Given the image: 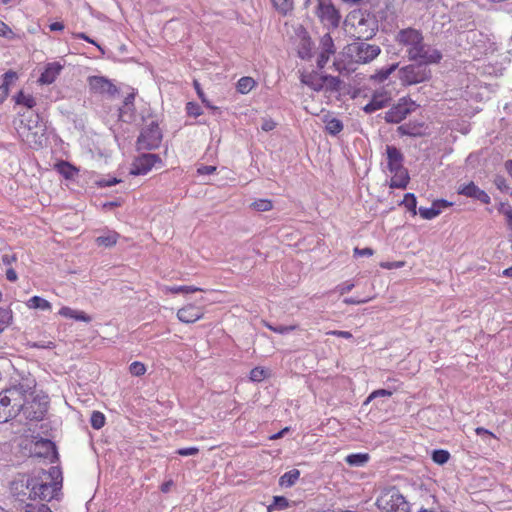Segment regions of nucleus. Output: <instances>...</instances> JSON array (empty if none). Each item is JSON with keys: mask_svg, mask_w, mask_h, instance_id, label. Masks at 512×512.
I'll return each mask as SVG.
<instances>
[{"mask_svg": "<svg viewBox=\"0 0 512 512\" xmlns=\"http://www.w3.org/2000/svg\"><path fill=\"white\" fill-rule=\"evenodd\" d=\"M395 41L405 49L409 61L425 59L428 63H440L443 58L439 49L425 43L423 32L420 29L402 28L396 33Z\"/></svg>", "mask_w": 512, "mask_h": 512, "instance_id": "nucleus-1", "label": "nucleus"}, {"mask_svg": "<svg viewBox=\"0 0 512 512\" xmlns=\"http://www.w3.org/2000/svg\"><path fill=\"white\" fill-rule=\"evenodd\" d=\"M58 476H60L59 469L52 466L49 471L40 469L28 477L26 479V488L29 491V498L41 501L52 500L62 485V479L56 481Z\"/></svg>", "mask_w": 512, "mask_h": 512, "instance_id": "nucleus-2", "label": "nucleus"}, {"mask_svg": "<svg viewBox=\"0 0 512 512\" xmlns=\"http://www.w3.org/2000/svg\"><path fill=\"white\" fill-rule=\"evenodd\" d=\"M344 27L355 40H369L378 31V20L373 13L367 10L355 9L346 16Z\"/></svg>", "mask_w": 512, "mask_h": 512, "instance_id": "nucleus-3", "label": "nucleus"}, {"mask_svg": "<svg viewBox=\"0 0 512 512\" xmlns=\"http://www.w3.org/2000/svg\"><path fill=\"white\" fill-rule=\"evenodd\" d=\"M411 62L398 70L399 80L404 86L416 85L431 79L432 71L429 65H435L436 63H428L425 59Z\"/></svg>", "mask_w": 512, "mask_h": 512, "instance_id": "nucleus-4", "label": "nucleus"}, {"mask_svg": "<svg viewBox=\"0 0 512 512\" xmlns=\"http://www.w3.org/2000/svg\"><path fill=\"white\" fill-rule=\"evenodd\" d=\"M34 393V384L26 381L5 389L0 395L4 402L11 407V411H15V416H17L24 408L29 397L33 396Z\"/></svg>", "mask_w": 512, "mask_h": 512, "instance_id": "nucleus-5", "label": "nucleus"}, {"mask_svg": "<svg viewBox=\"0 0 512 512\" xmlns=\"http://www.w3.org/2000/svg\"><path fill=\"white\" fill-rule=\"evenodd\" d=\"M377 507L384 512H410V503L396 487L383 491L376 500Z\"/></svg>", "mask_w": 512, "mask_h": 512, "instance_id": "nucleus-6", "label": "nucleus"}, {"mask_svg": "<svg viewBox=\"0 0 512 512\" xmlns=\"http://www.w3.org/2000/svg\"><path fill=\"white\" fill-rule=\"evenodd\" d=\"M367 40H355L347 45L346 54L356 63L366 64L373 61L381 53L380 46L370 44Z\"/></svg>", "mask_w": 512, "mask_h": 512, "instance_id": "nucleus-7", "label": "nucleus"}, {"mask_svg": "<svg viewBox=\"0 0 512 512\" xmlns=\"http://www.w3.org/2000/svg\"><path fill=\"white\" fill-rule=\"evenodd\" d=\"M162 132L157 122L152 121L148 126L144 127L137 139L139 150L157 149L162 142Z\"/></svg>", "mask_w": 512, "mask_h": 512, "instance_id": "nucleus-8", "label": "nucleus"}, {"mask_svg": "<svg viewBox=\"0 0 512 512\" xmlns=\"http://www.w3.org/2000/svg\"><path fill=\"white\" fill-rule=\"evenodd\" d=\"M48 405L49 401L46 395L33 394L32 399H28L21 412L28 420L41 421L47 413Z\"/></svg>", "mask_w": 512, "mask_h": 512, "instance_id": "nucleus-9", "label": "nucleus"}, {"mask_svg": "<svg viewBox=\"0 0 512 512\" xmlns=\"http://www.w3.org/2000/svg\"><path fill=\"white\" fill-rule=\"evenodd\" d=\"M316 14L326 27L337 28L340 24V12L331 0H318Z\"/></svg>", "mask_w": 512, "mask_h": 512, "instance_id": "nucleus-10", "label": "nucleus"}, {"mask_svg": "<svg viewBox=\"0 0 512 512\" xmlns=\"http://www.w3.org/2000/svg\"><path fill=\"white\" fill-rule=\"evenodd\" d=\"M416 107L417 105L414 101L403 97L385 113L384 119L387 123L398 124L414 111Z\"/></svg>", "mask_w": 512, "mask_h": 512, "instance_id": "nucleus-11", "label": "nucleus"}, {"mask_svg": "<svg viewBox=\"0 0 512 512\" xmlns=\"http://www.w3.org/2000/svg\"><path fill=\"white\" fill-rule=\"evenodd\" d=\"M39 115L36 114L34 119H29L27 124H24V121H21V124L24 126L19 130L20 136L25 140L30 147H38L42 145L41 137L43 134L39 136V130L42 131L41 127L38 126L39 123Z\"/></svg>", "mask_w": 512, "mask_h": 512, "instance_id": "nucleus-12", "label": "nucleus"}, {"mask_svg": "<svg viewBox=\"0 0 512 512\" xmlns=\"http://www.w3.org/2000/svg\"><path fill=\"white\" fill-rule=\"evenodd\" d=\"M162 160L159 155L152 153H144L132 163L130 170L131 175H146L156 164H161Z\"/></svg>", "mask_w": 512, "mask_h": 512, "instance_id": "nucleus-13", "label": "nucleus"}, {"mask_svg": "<svg viewBox=\"0 0 512 512\" xmlns=\"http://www.w3.org/2000/svg\"><path fill=\"white\" fill-rule=\"evenodd\" d=\"M88 83L91 91L94 93L107 95L109 97H115L119 93L118 88L109 79L103 76H90Z\"/></svg>", "mask_w": 512, "mask_h": 512, "instance_id": "nucleus-14", "label": "nucleus"}, {"mask_svg": "<svg viewBox=\"0 0 512 512\" xmlns=\"http://www.w3.org/2000/svg\"><path fill=\"white\" fill-rule=\"evenodd\" d=\"M319 55L317 57V67L323 69L330 57L335 54L336 47L330 33H325L319 41Z\"/></svg>", "mask_w": 512, "mask_h": 512, "instance_id": "nucleus-15", "label": "nucleus"}, {"mask_svg": "<svg viewBox=\"0 0 512 512\" xmlns=\"http://www.w3.org/2000/svg\"><path fill=\"white\" fill-rule=\"evenodd\" d=\"M458 194L478 200L483 204H489L491 201L490 196L484 190L480 189L473 181L461 185L458 188Z\"/></svg>", "mask_w": 512, "mask_h": 512, "instance_id": "nucleus-16", "label": "nucleus"}, {"mask_svg": "<svg viewBox=\"0 0 512 512\" xmlns=\"http://www.w3.org/2000/svg\"><path fill=\"white\" fill-rule=\"evenodd\" d=\"M387 167L391 173L398 174L403 169V154L397 147L393 145L386 146Z\"/></svg>", "mask_w": 512, "mask_h": 512, "instance_id": "nucleus-17", "label": "nucleus"}, {"mask_svg": "<svg viewBox=\"0 0 512 512\" xmlns=\"http://www.w3.org/2000/svg\"><path fill=\"white\" fill-rule=\"evenodd\" d=\"M299 42L297 44L298 56L303 60H309L313 56V42L308 32L302 29L298 33Z\"/></svg>", "mask_w": 512, "mask_h": 512, "instance_id": "nucleus-18", "label": "nucleus"}, {"mask_svg": "<svg viewBox=\"0 0 512 512\" xmlns=\"http://www.w3.org/2000/svg\"><path fill=\"white\" fill-rule=\"evenodd\" d=\"M136 93L130 92L125 96L122 106L119 108V119L123 122L130 123L135 118V101Z\"/></svg>", "mask_w": 512, "mask_h": 512, "instance_id": "nucleus-19", "label": "nucleus"}, {"mask_svg": "<svg viewBox=\"0 0 512 512\" xmlns=\"http://www.w3.org/2000/svg\"><path fill=\"white\" fill-rule=\"evenodd\" d=\"M203 315L202 309L193 304L186 305L177 312V318L183 323H194Z\"/></svg>", "mask_w": 512, "mask_h": 512, "instance_id": "nucleus-20", "label": "nucleus"}, {"mask_svg": "<svg viewBox=\"0 0 512 512\" xmlns=\"http://www.w3.org/2000/svg\"><path fill=\"white\" fill-rule=\"evenodd\" d=\"M62 69L63 66L58 62L48 63L45 66L44 71L41 73L38 81L41 84H52L56 80Z\"/></svg>", "mask_w": 512, "mask_h": 512, "instance_id": "nucleus-21", "label": "nucleus"}, {"mask_svg": "<svg viewBox=\"0 0 512 512\" xmlns=\"http://www.w3.org/2000/svg\"><path fill=\"white\" fill-rule=\"evenodd\" d=\"M389 98L386 94H373L371 100L363 107V111L367 114H371L377 110H380L387 106Z\"/></svg>", "mask_w": 512, "mask_h": 512, "instance_id": "nucleus-22", "label": "nucleus"}, {"mask_svg": "<svg viewBox=\"0 0 512 512\" xmlns=\"http://www.w3.org/2000/svg\"><path fill=\"white\" fill-rule=\"evenodd\" d=\"M300 79L304 85L316 92L323 90V75H319L317 72L302 74Z\"/></svg>", "mask_w": 512, "mask_h": 512, "instance_id": "nucleus-23", "label": "nucleus"}, {"mask_svg": "<svg viewBox=\"0 0 512 512\" xmlns=\"http://www.w3.org/2000/svg\"><path fill=\"white\" fill-rule=\"evenodd\" d=\"M120 234L116 231L107 230L102 235L96 237L95 243L99 247L111 248L116 245Z\"/></svg>", "mask_w": 512, "mask_h": 512, "instance_id": "nucleus-24", "label": "nucleus"}, {"mask_svg": "<svg viewBox=\"0 0 512 512\" xmlns=\"http://www.w3.org/2000/svg\"><path fill=\"white\" fill-rule=\"evenodd\" d=\"M423 125L418 123H404L397 128V132L402 136L421 137Z\"/></svg>", "mask_w": 512, "mask_h": 512, "instance_id": "nucleus-25", "label": "nucleus"}, {"mask_svg": "<svg viewBox=\"0 0 512 512\" xmlns=\"http://www.w3.org/2000/svg\"><path fill=\"white\" fill-rule=\"evenodd\" d=\"M399 64L392 63L390 65L384 66L377 70L373 75H371V79L377 83H383L385 80L389 78V76L397 70Z\"/></svg>", "mask_w": 512, "mask_h": 512, "instance_id": "nucleus-26", "label": "nucleus"}, {"mask_svg": "<svg viewBox=\"0 0 512 512\" xmlns=\"http://www.w3.org/2000/svg\"><path fill=\"white\" fill-rule=\"evenodd\" d=\"M56 170L65 178V179H72L74 178L79 170L70 164L67 161H60L56 165Z\"/></svg>", "mask_w": 512, "mask_h": 512, "instance_id": "nucleus-27", "label": "nucleus"}, {"mask_svg": "<svg viewBox=\"0 0 512 512\" xmlns=\"http://www.w3.org/2000/svg\"><path fill=\"white\" fill-rule=\"evenodd\" d=\"M26 306L29 309H39L43 311H49L52 309V305L49 301L46 299L40 297V296H32L27 302Z\"/></svg>", "mask_w": 512, "mask_h": 512, "instance_id": "nucleus-28", "label": "nucleus"}, {"mask_svg": "<svg viewBox=\"0 0 512 512\" xmlns=\"http://www.w3.org/2000/svg\"><path fill=\"white\" fill-rule=\"evenodd\" d=\"M368 453H352L345 457V462L352 467H362L369 461Z\"/></svg>", "mask_w": 512, "mask_h": 512, "instance_id": "nucleus-29", "label": "nucleus"}, {"mask_svg": "<svg viewBox=\"0 0 512 512\" xmlns=\"http://www.w3.org/2000/svg\"><path fill=\"white\" fill-rule=\"evenodd\" d=\"M341 80L337 76L323 75V90L327 92H338L341 88Z\"/></svg>", "mask_w": 512, "mask_h": 512, "instance_id": "nucleus-30", "label": "nucleus"}, {"mask_svg": "<svg viewBox=\"0 0 512 512\" xmlns=\"http://www.w3.org/2000/svg\"><path fill=\"white\" fill-rule=\"evenodd\" d=\"M13 99L17 105H22L27 109H33L36 106V99L31 94H27L22 90Z\"/></svg>", "mask_w": 512, "mask_h": 512, "instance_id": "nucleus-31", "label": "nucleus"}, {"mask_svg": "<svg viewBox=\"0 0 512 512\" xmlns=\"http://www.w3.org/2000/svg\"><path fill=\"white\" fill-rule=\"evenodd\" d=\"M300 477V471L297 469H291L285 472L279 479V485L281 487H291Z\"/></svg>", "mask_w": 512, "mask_h": 512, "instance_id": "nucleus-32", "label": "nucleus"}, {"mask_svg": "<svg viewBox=\"0 0 512 512\" xmlns=\"http://www.w3.org/2000/svg\"><path fill=\"white\" fill-rule=\"evenodd\" d=\"M255 84L256 82L254 81L253 78L244 76L238 80L236 89L241 94H247L253 89Z\"/></svg>", "mask_w": 512, "mask_h": 512, "instance_id": "nucleus-33", "label": "nucleus"}, {"mask_svg": "<svg viewBox=\"0 0 512 512\" xmlns=\"http://www.w3.org/2000/svg\"><path fill=\"white\" fill-rule=\"evenodd\" d=\"M400 205H403L413 216L417 214V199L413 193H406Z\"/></svg>", "mask_w": 512, "mask_h": 512, "instance_id": "nucleus-34", "label": "nucleus"}, {"mask_svg": "<svg viewBox=\"0 0 512 512\" xmlns=\"http://www.w3.org/2000/svg\"><path fill=\"white\" fill-rule=\"evenodd\" d=\"M15 417V411H11V407L4 402L0 395V423H5Z\"/></svg>", "mask_w": 512, "mask_h": 512, "instance_id": "nucleus-35", "label": "nucleus"}, {"mask_svg": "<svg viewBox=\"0 0 512 512\" xmlns=\"http://www.w3.org/2000/svg\"><path fill=\"white\" fill-rule=\"evenodd\" d=\"M12 319V310L0 307V333H2L11 324Z\"/></svg>", "mask_w": 512, "mask_h": 512, "instance_id": "nucleus-36", "label": "nucleus"}, {"mask_svg": "<svg viewBox=\"0 0 512 512\" xmlns=\"http://www.w3.org/2000/svg\"><path fill=\"white\" fill-rule=\"evenodd\" d=\"M409 183V175L406 170L400 175L392 178L390 187L397 189H405Z\"/></svg>", "mask_w": 512, "mask_h": 512, "instance_id": "nucleus-37", "label": "nucleus"}, {"mask_svg": "<svg viewBox=\"0 0 512 512\" xmlns=\"http://www.w3.org/2000/svg\"><path fill=\"white\" fill-rule=\"evenodd\" d=\"M343 123L337 118H331L326 121V130L330 135L336 136L343 130Z\"/></svg>", "mask_w": 512, "mask_h": 512, "instance_id": "nucleus-38", "label": "nucleus"}, {"mask_svg": "<svg viewBox=\"0 0 512 512\" xmlns=\"http://www.w3.org/2000/svg\"><path fill=\"white\" fill-rule=\"evenodd\" d=\"M434 463L444 465L450 459V453L444 449H435L431 454Z\"/></svg>", "mask_w": 512, "mask_h": 512, "instance_id": "nucleus-39", "label": "nucleus"}, {"mask_svg": "<svg viewBox=\"0 0 512 512\" xmlns=\"http://www.w3.org/2000/svg\"><path fill=\"white\" fill-rule=\"evenodd\" d=\"M273 6L281 14H287L293 8V0H271Z\"/></svg>", "mask_w": 512, "mask_h": 512, "instance_id": "nucleus-40", "label": "nucleus"}, {"mask_svg": "<svg viewBox=\"0 0 512 512\" xmlns=\"http://www.w3.org/2000/svg\"><path fill=\"white\" fill-rule=\"evenodd\" d=\"M105 415L100 411H93L90 417L92 428L99 430L105 425Z\"/></svg>", "mask_w": 512, "mask_h": 512, "instance_id": "nucleus-41", "label": "nucleus"}, {"mask_svg": "<svg viewBox=\"0 0 512 512\" xmlns=\"http://www.w3.org/2000/svg\"><path fill=\"white\" fill-rule=\"evenodd\" d=\"M36 446L44 449L46 456H48L49 453H57L55 443L49 439H40L36 442Z\"/></svg>", "mask_w": 512, "mask_h": 512, "instance_id": "nucleus-42", "label": "nucleus"}, {"mask_svg": "<svg viewBox=\"0 0 512 512\" xmlns=\"http://www.w3.org/2000/svg\"><path fill=\"white\" fill-rule=\"evenodd\" d=\"M268 375V371L262 367H255L250 372V380L253 382H261Z\"/></svg>", "mask_w": 512, "mask_h": 512, "instance_id": "nucleus-43", "label": "nucleus"}, {"mask_svg": "<svg viewBox=\"0 0 512 512\" xmlns=\"http://www.w3.org/2000/svg\"><path fill=\"white\" fill-rule=\"evenodd\" d=\"M252 207L256 211L265 212L273 208L272 202L268 199H259L252 203Z\"/></svg>", "mask_w": 512, "mask_h": 512, "instance_id": "nucleus-44", "label": "nucleus"}, {"mask_svg": "<svg viewBox=\"0 0 512 512\" xmlns=\"http://www.w3.org/2000/svg\"><path fill=\"white\" fill-rule=\"evenodd\" d=\"M129 372L133 375V376H142L145 374L146 372V367L145 365L142 363V362H139V361H134L130 364L129 366Z\"/></svg>", "mask_w": 512, "mask_h": 512, "instance_id": "nucleus-45", "label": "nucleus"}, {"mask_svg": "<svg viewBox=\"0 0 512 512\" xmlns=\"http://www.w3.org/2000/svg\"><path fill=\"white\" fill-rule=\"evenodd\" d=\"M1 79L2 82L0 85L9 89V86L17 79V73L9 70L1 76Z\"/></svg>", "mask_w": 512, "mask_h": 512, "instance_id": "nucleus-46", "label": "nucleus"}, {"mask_svg": "<svg viewBox=\"0 0 512 512\" xmlns=\"http://www.w3.org/2000/svg\"><path fill=\"white\" fill-rule=\"evenodd\" d=\"M266 327L275 332V333H278V334H287L289 332H291L292 330H294V326H285V325H272V324H269V323H266Z\"/></svg>", "mask_w": 512, "mask_h": 512, "instance_id": "nucleus-47", "label": "nucleus"}, {"mask_svg": "<svg viewBox=\"0 0 512 512\" xmlns=\"http://www.w3.org/2000/svg\"><path fill=\"white\" fill-rule=\"evenodd\" d=\"M120 182H121V180L116 177L106 176V177H103V178L97 180L96 184L99 187H111Z\"/></svg>", "mask_w": 512, "mask_h": 512, "instance_id": "nucleus-48", "label": "nucleus"}, {"mask_svg": "<svg viewBox=\"0 0 512 512\" xmlns=\"http://www.w3.org/2000/svg\"><path fill=\"white\" fill-rule=\"evenodd\" d=\"M419 214L423 219L431 220L438 216V211L432 209L431 207H420Z\"/></svg>", "mask_w": 512, "mask_h": 512, "instance_id": "nucleus-49", "label": "nucleus"}, {"mask_svg": "<svg viewBox=\"0 0 512 512\" xmlns=\"http://www.w3.org/2000/svg\"><path fill=\"white\" fill-rule=\"evenodd\" d=\"M200 289L197 288V287H194V286H186V285H183V286H174V287H171L170 288V291L174 294H178V293H184V294H188V293H193V292H196V291H199Z\"/></svg>", "mask_w": 512, "mask_h": 512, "instance_id": "nucleus-50", "label": "nucleus"}, {"mask_svg": "<svg viewBox=\"0 0 512 512\" xmlns=\"http://www.w3.org/2000/svg\"><path fill=\"white\" fill-rule=\"evenodd\" d=\"M186 111H187L188 115L194 116V117H198L202 114L201 107L197 103H194V102H188L186 104Z\"/></svg>", "mask_w": 512, "mask_h": 512, "instance_id": "nucleus-51", "label": "nucleus"}, {"mask_svg": "<svg viewBox=\"0 0 512 512\" xmlns=\"http://www.w3.org/2000/svg\"><path fill=\"white\" fill-rule=\"evenodd\" d=\"M289 506V501L284 496H275L273 500V507L278 510L285 509Z\"/></svg>", "mask_w": 512, "mask_h": 512, "instance_id": "nucleus-52", "label": "nucleus"}, {"mask_svg": "<svg viewBox=\"0 0 512 512\" xmlns=\"http://www.w3.org/2000/svg\"><path fill=\"white\" fill-rule=\"evenodd\" d=\"M199 453L198 447H185V448H179L176 450V454L180 456H194Z\"/></svg>", "mask_w": 512, "mask_h": 512, "instance_id": "nucleus-53", "label": "nucleus"}, {"mask_svg": "<svg viewBox=\"0 0 512 512\" xmlns=\"http://www.w3.org/2000/svg\"><path fill=\"white\" fill-rule=\"evenodd\" d=\"M374 254V251L372 248L365 247V248H354V256L356 257H370Z\"/></svg>", "mask_w": 512, "mask_h": 512, "instance_id": "nucleus-54", "label": "nucleus"}, {"mask_svg": "<svg viewBox=\"0 0 512 512\" xmlns=\"http://www.w3.org/2000/svg\"><path fill=\"white\" fill-rule=\"evenodd\" d=\"M74 37L77 38V39H82V40H84V41H86L88 43H91V44L95 45L102 53H104L103 48L99 44H97L95 40L90 38L85 33H83V32L75 33Z\"/></svg>", "mask_w": 512, "mask_h": 512, "instance_id": "nucleus-55", "label": "nucleus"}, {"mask_svg": "<svg viewBox=\"0 0 512 512\" xmlns=\"http://www.w3.org/2000/svg\"><path fill=\"white\" fill-rule=\"evenodd\" d=\"M393 392L387 389H377L370 393V399H376L379 397H390Z\"/></svg>", "mask_w": 512, "mask_h": 512, "instance_id": "nucleus-56", "label": "nucleus"}, {"mask_svg": "<svg viewBox=\"0 0 512 512\" xmlns=\"http://www.w3.org/2000/svg\"><path fill=\"white\" fill-rule=\"evenodd\" d=\"M217 167L212 165H202L197 168L199 175H211L216 171Z\"/></svg>", "mask_w": 512, "mask_h": 512, "instance_id": "nucleus-57", "label": "nucleus"}, {"mask_svg": "<svg viewBox=\"0 0 512 512\" xmlns=\"http://www.w3.org/2000/svg\"><path fill=\"white\" fill-rule=\"evenodd\" d=\"M73 319L77 320V321L86 322V323H89L91 321V317L88 314H86L84 311H79V310H74Z\"/></svg>", "mask_w": 512, "mask_h": 512, "instance_id": "nucleus-58", "label": "nucleus"}, {"mask_svg": "<svg viewBox=\"0 0 512 512\" xmlns=\"http://www.w3.org/2000/svg\"><path fill=\"white\" fill-rule=\"evenodd\" d=\"M354 286L355 285L353 283L346 281V282H343L340 285H338L337 290L339 291V293L341 295H344V294L350 292L354 288Z\"/></svg>", "mask_w": 512, "mask_h": 512, "instance_id": "nucleus-59", "label": "nucleus"}, {"mask_svg": "<svg viewBox=\"0 0 512 512\" xmlns=\"http://www.w3.org/2000/svg\"><path fill=\"white\" fill-rule=\"evenodd\" d=\"M276 127V123L272 119H265L261 124V129L265 132L272 131Z\"/></svg>", "mask_w": 512, "mask_h": 512, "instance_id": "nucleus-60", "label": "nucleus"}, {"mask_svg": "<svg viewBox=\"0 0 512 512\" xmlns=\"http://www.w3.org/2000/svg\"><path fill=\"white\" fill-rule=\"evenodd\" d=\"M58 314L61 315L62 317L73 319L74 309L67 307V306H63L59 310Z\"/></svg>", "mask_w": 512, "mask_h": 512, "instance_id": "nucleus-61", "label": "nucleus"}, {"mask_svg": "<svg viewBox=\"0 0 512 512\" xmlns=\"http://www.w3.org/2000/svg\"><path fill=\"white\" fill-rule=\"evenodd\" d=\"M16 260H17V258H16L15 254H3L1 256V261L6 266H10Z\"/></svg>", "mask_w": 512, "mask_h": 512, "instance_id": "nucleus-62", "label": "nucleus"}, {"mask_svg": "<svg viewBox=\"0 0 512 512\" xmlns=\"http://www.w3.org/2000/svg\"><path fill=\"white\" fill-rule=\"evenodd\" d=\"M495 185L501 191H505V190L508 189V185H507L506 179L504 177H502V176L496 177Z\"/></svg>", "mask_w": 512, "mask_h": 512, "instance_id": "nucleus-63", "label": "nucleus"}, {"mask_svg": "<svg viewBox=\"0 0 512 512\" xmlns=\"http://www.w3.org/2000/svg\"><path fill=\"white\" fill-rule=\"evenodd\" d=\"M9 34H12V30L6 23L0 20V36L7 37Z\"/></svg>", "mask_w": 512, "mask_h": 512, "instance_id": "nucleus-64", "label": "nucleus"}]
</instances>
